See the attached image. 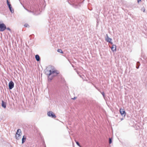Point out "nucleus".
I'll return each instance as SVG.
<instances>
[{
	"instance_id": "nucleus-2",
	"label": "nucleus",
	"mask_w": 147,
	"mask_h": 147,
	"mask_svg": "<svg viewBox=\"0 0 147 147\" xmlns=\"http://www.w3.org/2000/svg\"><path fill=\"white\" fill-rule=\"evenodd\" d=\"M21 134H22L21 130L20 129H18L17 131V132L16 135V137L17 139L19 140L20 138V136Z\"/></svg>"
},
{
	"instance_id": "nucleus-23",
	"label": "nucleus",
	"mask_w": 147,
	"mask_h": 147,
	"mask_svg": "<svg viewBox=\"0 0 147 147\" xmlns=\"http://www.w3.org/2000/svg\"><path fill=\"white\" fill-rule=\"evenodd\" d=\"M141 1V0H137L138 2L139 3V1Z\"/></svg>"
},
{
	"instance_id": "nucleus-22",
	"label": "nucleus",
	"mask_w": 147,
	"mask_h": 147,
	"mask_svg": "<svg viewBox=\"0 0 147 147\" xmlns=\"http://www.w3.org/2000/svg\"><path fill=\"white\" fill-rule=\"evenodd\" d=\"M26 9L29 12H32V11H29L27 9Z\"/></svg>"
},
{
	"instance_id": "nucleus-8",
	"label": "nucleus",
	"mask_w": 147,
	"mask_h": 147,
	"mask_svg": "<svg viewBox=\"0 0 147 147\" xmlns=\"http://www.w3.org/2000/svg\"><path fill=\"white\" fill-rule=\"evenodd\" d=\"M107 37L106 38V40L108 42L110 43L111 44H113V43L111 42L112 40V39L110 38H109L107 34Z\"/></svg>"
},
{
	"instance_id": "nucleus-9",
	"label": "nucleus",
	"mask_w": 147,
	"mask_h": 147,
	"mask_svg": "<svg viewBox=\"0 0 147 147\" xmlns=\"http://www.w3.org/2000/svg\"><path fill=\"white\" fill-rule=\"evenodd\" d=\"M111 48L112 51H113L114 52L116 50V45H113Z\"/></svg>"
},
{
	"instance_id": "nucleus-14",
	"label": "nucleus",
	"mask_w": 147,
	"mask_h": 147,
	"mask_svg": "<svg viewBox=\"0 0 147 147\" xmlns=\"http://www.w3.org/2000/svg\"><path fill=\"white\" fill-rule=\"evenodd\" d=\"M140 63L139 62H138L137 63H136V65H137V66H136V68L137 69H138L139 67V66L140 65Z\"/></svg>"
},
{
	"instance_id": "nucleus-6",
	"label": "nucleus",
	"mask_w": 147,
	"mask_h": 147,
	"mask_svg": "<svg viewBox=\"0 0 147 147\" xmlns=\"http://www.w3.org/2000/svg\"><path fill=\"white\" fill-rule=\"evenodd\" d=\"M14 84L12 81H11L9 84V89H11L13 87Z\"/></svg>"
},
{
	"instance_id": "nucleus-25",
	"label": "nucleus",
	"mask_w": 147,
	"mask_h": 147,
	"mask_svg": "<svg viewBox=\"0 0 147 147\" xmlns=\"http://www.w3.org/2000/svg\"><path fill=\"white\" fill-rule=\"evenodd\" d=\"M80 77H81V76L80 75Z\"/></svg>"
},
{
	"instance_id": "nucleus-21",
	"label": "nucleus",
	"mask_w": 147,
	"mask_h": 147,
	"mask_svg": "<svg viewBox=\"0 0 147 147\" xmlns=\"http://www.w3.org/2000/svg\"><path fill=\"white\" fill-rule=\"evenodd\" d=\"M6 29L7 30H9V31H10V30H10V28H8H8H6Z\"/></svg>"
},
{
	"instance_id": "nucleus-11",
	"label": "nucleus",
	"mask_w": 147,
	"mask_h": 147,
	"mask_svg": "<svg viewBox=\"0 0 147 147\" xmlns=\"http://www.w3.org/2000/svg\"><path fill=\"white\" fill-rule=\"evenodd\" d=\"M1 106L2 107H3L4 108H5L6 107V103L5 102H4L2 100V101L1 103Z\"/></svg>"
},
{
	"instance_id": "nucleus-5",
	"label": "nucleus",
	"mask_w": 147,
	"mask_h": 147,
	"mask_svg": "<svg viewBox=\"0 0 147 147\" xmlns=\"http://www.w3.org/2000/svg\"><path fill=\"white\" fill-rule=\"evenodd\" d=\"M7 3L11 12L12 13H13L14 12V10L12 8V7L11 6V5L10 2L8 1V0H7Z\"/></svg>"
},
{
	"instance_id": "nucleus-18",
	"label": "nucleus",
	"mask_w": 147,
	"mask_h": 147,
	"mask_svg": "<svg viewBox=\"0 0 147 147\" xmlns=\"http://www.w3.org/2000/svg\"><path fill=\"white\" fill-rule=\"evenodd\" d=\"M75 142H76V144H77L78 146H79L80 147H81V146L80 145V144H79V143L77 141H76V140H75Z\"/></svg>"
},
{
	"instance_id": "nucleus-1",
	"label": "nucleus",
	"mask_w": 147,
	"mask_h": 147,
	"mask_svg": "<svg viewBox=\"0 0 147 147\" xmlns=\"http://www.w3.org/2000/svg\"><path fill=\"white\" fill-rule=\"evenodd\" d=\"M51 69L47 70L46 72V74L48 76V80L49 81H51L53 77L56 76L59 74L58 71L55 69L53 67L51 66Z\"/></svg>"
},
{
	"instance_id": "nucleus-20",
	"label": "nucleus",
	"mask_w": 147,
	"mask_h": 147,
	"mask_svg": "<svg viewBox=\"0 0 147 147\" xmlns=\"http://www.w3.org/2000/svg\"><path fill=\"white\" fill-rule=\"evenodd\" d=\"M28 26H29V25L27 24H26L24 25V26L26 27H27Z\"/></svg>"
},
{
	"instance_id": "nucleus-12",
	"label": "nucleus",
	"mask_w": 147,
	"mask_h": 147,
	"mask_svg": "<svg viewBox=\"0 0 147 147\" xmlns=\"http://www.w3.org/2000/svg\"><path fill=\"white\" fill-rule=\"evenodd\" d=\"M35 57L36 59V60L37 61H40V58L39 56L38 55H36L35 56Z\"/></svg>"
},
{
	"instance_id": "nucleus-4",
	"label": "nucleus",
	"mask_w": 147,
	"mask_h": 147,
	"mask_svg": "<svg viewBox=\"0 0 147 147\" xmlns=\"http://www.w3.org/2000/svg\"><path fill=\"white\" fill-rule=\"evenodd\" d=\"M6 29V26L3 23L0 24V31H3Z\"/></svg>"
},
{
	"instance_id": "nucleus-15",
	"label": "nucleus",
	"mask_w": 147,
	"mask_h": 147,
	"mask_svg": "<svg viewBox=\"0 0 147 147\" xmlns=\"http://www.w3.org/2000/svg\"><path fill=\"white\" fill-rule=\"evenodd\" d=\"M57 52L62 54L63 53V52L62 51V50L60 49H58Z\"/></svg>"
},
{
	"instance_id": "nucleus-7",
	"label": "nucleus",
	"mask_w": 147,
	"mask_h": 147,
	"mask_svg": "<svg viewBox=\"0 0 147 147\" xmlns=\"http://www.w3.org/2000/svg\"><path fill=\"white\" fill-rule=\"evenodd\" d=\"M120 112L121 115L122 116H125L126 113L123 109H122L121 108L120 109Z\"/></svg>"
},
{
	"instance_id": "nucleus-24",
	"label": "nucleus",
	"mask_w": 147,
	"mask_h": 147,
	"mask_svg": "<svg viewBox=\"0 0 147 147\" xmlns=\"http://www.w3.org/2000/svg\"><path fill=\"white\" fill-rule=\"evenodd\" d=\"M76 98V97H74L73 98V99L75 100Z\"/></svg>"
},
{
	"instance_id": "nucleus-16",
	"label": "nucleus",
	"mask_w": 147,
	"mask_h": 147,
	"mask_svg": "<svg viewBox=\"0 0 147 147\" xmlns=\"http://www.w3.org/2000/svg\"><path fill=\"white\" fill-rule=\"evenodd\" d=\"M102 96H103V97H104V99L105 100H106V98L105 97V93L104 92H102Z\"/></svg>"
},
{
	"instance_id": "nucleus-10",
	"label": "nucleus",
	"mask_w": 147,
	"mask_h": 147,
	"mask_svg": "<svg viewBox=\"0 0 147 147\" xmlns=\"http://www.w3.org/2000/svg\"><path fill=\"white\" fill-rule=\"evenodd\" d=\"M72 5L76 8H78L80 6L79 4H78L77 3H73L72 4Z\"/></svg>"
},
{
	"instance_id": "nucleus-13",
	"label": "nucleus",
	"mask_w": 147,
	"mask_h": 147,
	"mask_svg": "<svg viewBox=\"0 0 147 147\" xmlns=\"http://www.w3.org/2000/svg\"><path fill=\"white\" fill-rule=\"evenodd\" d=\"M26 137L25 136H23L22 139V143L23 144L25 142L26 140Z\"/></svg>"
},
{
	"instance_id": "nucleus-19",
	"label": "nucleus",
	"mask_w": 147,
	"mask_h": 147,
	"mask_svg": "<svg viewBox=\"0 0 147 147\" xmlns=\"http://www.w3.org/2000/svg\"><path fill=\"white\" fill-rule=\"evenodd\" d=\"M112 143V140L111 139V138H109V143L110 144Z\"/></svg>"
},
{
	"instance_id": "nucleus-17",
	"label": "nucleus",
	"mask_w": 147,
	"mask_h": 147,
	"mask_svg": "<svg viewBox=\"0 0 147 147\" xmlns=\"http://www.w3.org/2000/svg\"><path fill=\"white\" fill-rule=\"evenodd\" d=\"M141 10L142 11H143V12H145V9L144 7H143L142 8Z\"/></svg>"
},
{
	"instance_id": "nucleus-3",
	"label": "nucleus",
	"mask_w": 147,
	"mask_h": 147,
	"mask_svg": "<svg viewBox=\"0 0 147 147\" xmlns=\"http://www.w3.org/2000/svg\"><path fill=\"white\" fill-rule=\"evenodd\" d=\"M47 115L51 117L52 118H55L56 117V115L54 113L51 111H49L48 112Z\"/></svg>"
}]
</instances>
